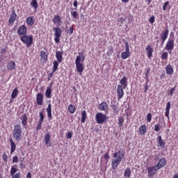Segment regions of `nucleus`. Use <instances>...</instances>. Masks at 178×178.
<instances>
[{"label": "nucleus", "instance_id": "24", "mask_svg": "<svg viewBox=\"0 0 178 178\" xmlns=\"http://www.w3.org/2000/svg\"><path fill=\"white\" fill-rule=\"evenodd\" d=\"M120 84H121L122 87L124 90L126 87H127V78L126 76H123L120 81Z\"/></svg>", "mask_w": 178, "mask_h": 178}, {"label": "nucleus", "instance_id": "33", "mask_svg": "<svg viewBox=\"0 0 178 178\" xmlns=\"http://www.w3.org/2000/svg\"><path fill=\"white\" fill-rule=\"evenodd\" d=\"M172 6H170L169 1H165L163 6V10H170Z\"/></svg>", "mask_w": 178, "mask_h": 178}, {"label": "nucleus", "instance_id": "2", "mask_svg": "<svg viewBox=\"0 0 178 178\" xmlns=\"http://www.w3.org/2000/svg\"><path fill=\"white\" fill-rule=\"evenodd\" d=\"M22 125L20 124H15L13 130V137L15 141H20L22 140Z\"/></svg>", "mask_w": 178, "mask_h": 178}, {"label": "nucleus", "instance_id": "52", "mask_svg": "<svg viewBox=\"0 0 178 178\" xmlns=\"http://www.w3.org/2000/svg\"><path fill=\"white\" fill-rule=\"evenodd\" d=\"M19 162V157L17 156H14L13 157V163H17Z\"/></svg>", "mask_w": 178, "mask_h": 178}, {"label": "nucleus", "instance_id": "46", "mask_svg": "<svg viewBox=\"0 0 178 178\" xmlns=\"http://www.w3.org/2000/svg\"><path fill=\"white\" fill-rule=\"evenodd\" d=\"M146 119L149 123H150L151 120H152V114L151 113H148L147 114Z\"/></svg>", "mask_w": 178, "mask_h": 178}, {"label": "nucleus", "instance_id": "38", "mask_svg": "<svg viewBox=\"0 0 178 178\" xmlns=\"http://www.w3.org/2000/svg\"><path fill=\"white\" fill-rule=\"evenodd\" d=\"M158 138H159L158 144L160 145V147L163 148V147H165V142H163V140H162V136H159Z\"/></svg>", "mask_w": 178, "mask_h": 178}, {"label": "nucleus", "instance_id": "41", "mask_svg": "<svg viewBox=\"0 0 178 178\" xmlns=\"http://www.w3.org/2000/svg\"><path fill=\"white\" fill-rule=\"evenodd\" d=\"M31 6H33V9H38V3L37 2V0H32V1L31 2Z\"/></svg>", "mask_w": 178, "mask_h": 178}, {"label": "nucleus", "instance_id": "23", "mask_svg": "<svg viewBox=\"0 0 178 178\" xmlns=\"http://www.w3.org/2000/svg\"><path fill=\"white\" fill-rule=\"evenodd\" d=\"M98 109L100 111H106L108 109V104L105 102H102L98 105Z\"/></svg>", "mask_w": 178, "mask_h": 178}, {"label": "nucleus", "instance_id": "1", "mask_svg": "<svg viewBox=\"0 0 178 178\" xmlns=\"http://www.w3.org/2000/svg\"><path fill=\"white\" fill-rule=\"evenodd\" d=\"M124 155H126V152L123 149H120L113 154V158L115 159L111 161V168L113 170H116L118 166L120 164V162L123 161Z\"/></svg>", "mask_w": 178, "mask_h": 178}, {"label": "nucleus", "instance_id": "64", "mask_svg": "<svg viewBox=\"0 0 178 178\" xmlns=\"http://www.w3.org/2000/svg\"><path fill=\"white\" fill-rule=\"evenodd\" d=\"M26 178H31V172H28L27 173Z\"/></svg>", "mask_w": 178, "mask_h": 178}, {"label": "nucleus", "instance_id": "56", "mask_svg": "<svg viewBox=\"0 0 178 178\" xmlns=\"http://www.w3.org/2000/svg\"><path fill=\"white\" fill-rule=\"evenodd\" d=\"M154 130L156 131H159V130H161V124H156L154 127Z\"/></svg>", "mask_w": 178, "mask_h": 178}, {"label": "nucleus", "instance_id": "59", "mask_svg": "<svg viewBox=\"0 0 178 178\" xmlns=\"http://www.w3.org/2000/svg\"><path fill=\"white\" fill-rule=\"evenodd\" d=\"M74 30V27L70 26V29H69V31H70V35L73 34Z\"/></svg>", "mask_w": 178, "mask_h": 178}, {"label": "nucleus", "instance_id": "28", "mask_svg": "<svg viewBox=\"0 0 178 178\" xmlns=\"http://www.w3.org/2000/svg\"><path fill=\"white\" fill-rule=\"evenodd\" d=\"M169 35V29H166L163 31L161 35V39L164 41V40H168V37Z\"/></svg>", "mask_w": 178, "mask_h": 178}, {"label": "nucleus", "instance_id": "13", "mask_svg": "<svg viewBox=\"0 0 178 178\" xmlns=\"http://www.w3.org/2000/svg\"><path fill=\"white\" fill-rule=\"evenodd\" d=\"M44 101V95L42 93H38L36 96V102L37 105H42V102Z\"/></svg>", "mask_w": 178, "mask_h": 178}, {"label": "nucleus", "instance_id": "18", "mask_svg": "<svg viewBox=\"0 0 178 178\" xmlns=\"http://www.w3.org/2000/svg\"><path fill=\"white\" fill-rule=\"evenodd\" d=\"M7 69L10 71L15 70V69H16V63L13 60L8 62L7 64Z\"/></svg>", "mask_w": 178, "mask_h": 178}, {"label": "nucleus", "instance_id": "26", "mask_svg": "<svg viewBox=\"0 0 178 178\" xmlns=\"http://www.w3.org/2000/svg\"><path fill=\"white\" fill-rule=\"evenodd\" d=\"M52 105L51 104H48V107L47 108L46 111L47 112V116L49 119L52 120V108H51Z\"/></svg>", "mask_w": 178, "mask_h": 178}, {"label": "nucleus", "instance_id": "21", "mask_svg": "<svg viewBox=\"0 0 178 178\" xmlns=\"http://www.w3.org/2000/svg\"><path fill=\"white\" fill-rule=\"evenodd\" d=\"M75 65L78 73H83V72L84 71V65H83V63H75Z\"/></svg>", "mask_w": 178, "mask_h": 178}, {"label": "nucleus", "instance_id": "43", "mask_svg": "<svg viewBox=\"0 0 178 178\" xmlns=\"http://www.w3.org/2000/svg\"><path fill=\"white\" fill-rule=\"evenodd\" d=\"M19 168L20 169H24L26 168V165H24V157L21 159L19 161Z\"/></svg>", "mask_w": 178, "mask_h": 178}, {"label": "nucleus", "instance_id": "44", "mask_svg": "<svg viewBox=\"0 0 178 178\" xmlns=\"http://www.w3.org/2000/svg\"><path fill=\"white\" fill-rule=\"evenodd\" d=\"M126 19H127V17L124 16V17H121L118 22L119 23H120L121 24H123V23H124V22H126Z\"/></svg>", "mask_w": 178, "mask_h": 178}, {"label": "nucleus", "instance_id": "36", "mask_svg": "<svg viewBox=\"0 0 178 178\" xmlns=\"http://www.w3.org/2000/svg\"><path fill=\"white\" fill-rule=\"evenodd\" d=\"M170 111V102H168L165 108V116L169 118V111Z\"/></svg>", "mask_w": 178, "mask_h": 178}, {"label": "nucleus", "instance_id": "45", "mask_svg": "<svg viewBox=\"0 0 178 178\" xmlns=\"http://www.w3.org/2000/svg\"><path fill=\"white\" fill-rule=\"evenodd\" d=\"M123 123H124V118H123V117H120L118 118L119 126H123Z\"/></svg>", "mask_w": 178, "mask_h": 178}, {"label": "nucleus", "instance_id": "6", "mask_svg": "<svg viewBox=\"0 0 178 178\" xmlns=\"http://www.w3.org/2000/svg\"><path fill=\"white\" fill-rule=\"evenodd\" d=\"M130 56V48L129 45V42H125V51L121 54V58L123 60L127 59Z\"/></svg>", "mask_w": 178, "mask_h": 178}, {"label": "nucleus", "instance_id": "4", "mask_svg": "<svg viewBox=\"0 0 178 178\" xmlns=\"http://www.w3.org/2000/svg\"><path fill=\"white\" fill-rule=\"evenodd\" d=\"M95 119L97 123L99 124H102V123H106V120H108V116L102 113H96Z\"/></svg>", "mask_w": 178, "mask_h": 178}, {"label": "nucleus", "instance_id": "51", "mask_svg": "<svg viewBox=\"0 0 178 178\" xmlns=\"http://www.w3.org/2000/svg\"><path fill=\"white\" fill-rule=\"evenodd\" d=\"M12 178H20L21 174L20 172H17L16 174H13L10 175Z\"/></svg>", "mask_w": 178, "mask_h": 178}, {"label": "nucleus", "instance_id": "7", "mask_svg": "<svg viewBox=\"0 0 178 178\" xmlns=\"http://www.w3.org/2000/svg\"><path fill=\"white\" fill-rule=\"evenodd\" d=\"M147 170L149 177H154V176L156 175L158 170H159L158 169L156 165H154V166L148 167L147 168Z\"/></svg>", "mask_w": 178, "mask_h": 178}, {"label": "nucleus", "instance_id": "10", "mask_svg": "<svg viewBox=\"0 0 178 178\" xmlns=\"http://www.w3.org/2000/svg\"><path fill=\"white\" fill-rule=\"evenodd\" d=\"M17 33L19 37L26 35L27 34V26H26L25 25H21L20 26H19Z\"/></svg>", "mask_w": 178, "mask_h": 178}, {"label": "nucleus", "instance_id": "12", "mask_svg": "<svg viewBox=\"0 0 178 178\" xmlns=\"http://www.w3.org/2000/svg\"><path fill=\"white\" fill-rule=\"evenodd\" d=\"M17 17V15L16 14V11L13 10L10 14V18L8 19V26H12L15 22H16V19Z\"/></svg>", "mask_w": 178, "mask_h": 178}, {"label": "nucleus", "instance_id": "16", "mask_svg": "<svg viewBox=\"0 0 178 178\" xmlns=\"http://www.w3.org/2000/svg\"><path fill=\"white\" fill-rule=\"evenodd\" d=\"M27 26L31 27V26H34V23H35V20L34 19L33 16L28 17L26 19Z\"/></svg>", "mask_w": 178, "mask_h": 178}, {"label": "nucleus", "instance_id": "53", "mask_svg": "<svg viewBox=\"0 0 178 178\" xmlns=\"http://www.w3.org/2000/svg\"><path fill=\"white\" fill-rule=\"evenodd\" d=\"M72 137H73V133L67 132L66 134V138H68V140H70V138H72Z\"/></svg>", "mask_w": 178, "mask_h": 178}, {"label": "nucleus", "instance_id": "20", "mask_svg": "<svg viewBox=\"0 0 178 178\" xmlns=\"http://www.w3.org/2000/svg\"><path fill=\"white\" fill-rule=\"evenodd\" d=\"M28 119L29 118H27V114L26 113L23 114L20 117V120H22V126H24V127H26V126H27Z\"/></svg>", "mask_w": 178, "mask_h": 178}, {"label": "nucleus", "instance_id": "15", "mask_svg": "<svg viewBox=\"0 0 178 178\" xmlns=\"http://www.w3.org/2000/svg\"><path fill=\"white\" fill-rule=\"evenodd\" d=\"M165 165H166V159L163 158L161 159L158 163L156 165V166L158 168V169H162V168H164Z\"/></svg>", "mask_w": 178, "mask_h": 178}, {"label": "nucleus", "instance_id": "5", "mask_svg": "<svg viewBox=\"0 0 178 178\" xmlns=\"http://www.w3.org/2000/svg\"><path fill=\"white\" fill-rule=\"evenodd\" d=\"M53 30L54 31V41L56 44H59V41H60V35H62V29L60 27L57 26L53 28Z\"/></svg>", "mask_w": 178, "mask_h": 178}, {"label": "nucleus", "instance_id": "60", "mask_svg": "<svg viewBox=\"0 0 178 178\" xmlns=\"http://www.w3.org/2000/svg\"><path fill=\"white\" fill-rule=\"evenodd\" d=\"M149 72H151V68H148L146 73H145V78L148 79V73H149Z\"/></svg>", "mask_w": 178, "mask_h": 178}, {"label": "nucleus", "instance_id": "22", "mask_svg": "<svg viewBox=\"0 0 178 178\" xmlns=\"http://www.w3.org/2000/svg\"><path fill=\"white\" fill-rule=\"evenodd\" d=\"M56 58L58 60V62H59V63H62V60L63 59V53L62 51H56Z\"/></svg>", "mask_w": 178, "mask_h": 178}, {"label": "nucleus", "instance_id": "27", "mask_svg": "<svg viewBox=\"0 0 178 178\" xmlns=\"http://www.w3.org/2000/svg\"><path fill=\"white\" fill-rule=\"evenodd\" d=\"M40 60H43L44 62H47L48 60V54H47V52L44 51H40Z\"/></svg>", "mask_w": 178, "mask_h": 178}, {"label": "nucleus", "instance_id": "58", "mask_svg": "<svg viewBox=\"0 0 178 178\" xmlns=\"http://www.w3.org/2000/svg\"><path fill=\"white\" fill-rule=\"evenodd\" d=\"M54 73H55V72H54V71H52L51 73H49L48 74L47 79H48L49 81L51 80V79H52V77L54 76Z\"/></svg>", "mask_w": 178, "mask_h": 178}, {"label": "nucleus", "instance_id": "19", "mask_svg": "<svg viewBox=\"0 0 178 178\" xmlns=\"http://www.w3.org/2000/svg\"><path fill=\"white\" fill-rule=\"evenodd\" d=\"M84 59H86V57L84 56L83 53H79V56H77L75 59V64L81 63V62H84Z\"/></svg>", "mask_w": 178, "mask_h": 178}, {"label": "nucleus", "instance_id": "61", "mask_svg": "<svg viewBox=\"0 0 178 178\" xmlns=\"http://www.w3.org/2000/svg\"><path fill=\"white\" fill-rule=\"evenodd\" d=\"M74 10H77V0H75L74 1Z\"/></svg>", "mask_w": 178, "mask_h": 178}, {"label": "nucleus", "instance_id": "47", "mask_svg": "<svg viewBox=\"0 0 178 178\" xmlns=\"http://www.w3.org/2000/svg\"><path fill=\"white\" fill-rule=\"evenodd\" d=\"M71 16H72L74 19H77V17H79V14L77 13V11H71Z\"/></svg>", "mask_w": 178, "mask_h": 178}, {"label": "nucleus", "instance_id": "57", "mask_svg": "<svg viewBox=\"0 0 178 178\" xmlns=\"http://www.w3.org/2000/svg\"><path fill=\"white\" fill-rule=\"evenodd\" d=\"M175 91H176V86H175L174 88H171V90L170 91V95L171 97L173 96V92H175Z\"/></svg>", "mask_w": 178, "mask_h": 178}, {"label": "nucleus", "instance_id": "34", "mask_svg": "<svg viewBox=\"0 0 178 178\" xmlns=\"http://www.w3.org/2000/svg\"><path fill=\"white\" fill-rule=\"evenodd\" d=\"M111 108L113 109V113H114V115H119L120 109H119V106H118V105H112Z\"/></svg>", "mask_w": 178, "mask_h": 178}, {"label": "nucleus", "instance_id": "32", "mask_svg": "<svg viewBox=\"0 0 178 178\" xmlns=\"http://www.w3.org/2000/svg\"><path fill=\"white\" fill-rule=\"evenodd\" d=\"M10 154H13L16 151V143L13 142V140L10 139Z\"/></svg>", "mask_w": 178, "mask_h": 178}, {"label": "nucleus", "instance_id": "9", "mask_svg": "<svg viewBox=\"0 0 178 178\" xmlns=\"http://www.w3.org/2000/svg\"><path fill=\"white\" fill-rule=\"evenodd\" d=\"M53 23L58 27H60L62 24H63V22H62V17H60V15L56 14L54 15L53 18Z\"/></svg>", "mask_w": 178, "mask_h": 178}, {"label": "nucleus", "instance_id": "30", "mask_svg": "<svg viewBox=\"0 0 178 178\" xmlns=\"http://www.w3.org/2000/svg\"><path fill=\"white\" fill-rule=\"evenodd\" d=\"M147 133V127L145 124L142 125L139 128V134L140 136H144Z\"/></svg>", "mask_w": 178, "mask_h": 178}, {"label": "nucleus", "instance_id": "63", "mask_svg": "<svg viewBox=\"0 0 178 178\" xmlns=\"http://www.w3.org/2000/svg\"><path fill=\"white\" fill-rule=\"evenodd\" d=\"M104 159H109V154H108V153H106V154H104Z\"/></svg>", "mask_w": 178, "mask_h": 178}, {"label": "nucleus", "instance_id": "11", "mask_svg": "<svg viewBox=\"0 0 178 178\" xmlns=\"http://www.w3.org/2000/svg\"><path fill=\"white\" fill-rule=\"evenodd\" d=\"M123 86L122 85H118L117 88V94H118V99H122L124 95V91L123 90Z\"/></svg>", "mask_w": 178, "mask_h": 178}, {"label": "nucleus", "instance_id": "35", "mask_svg": "<svg viewBox=\"0 0 178 178\" xmlns=\"http://www.w3.org/2000/svg\"><path fill=\"white\" fill-rule=\"evenodd\" d=\"M86 119H87V112L86 111H83L81 112V123H85Z\"/></svg>", "mask_w": 178, "mask_h": 178}, {"label": "nucleus", "instance_id": "40", "mask_svg": "<svg viewBox=\"0 0 178 178\" xmlns=\"http://www.w3.org/2000/svg\"><path fill=\"white\" fill-rule=\"evenodd\" d=\"M58 61L54 60L53 63V73H55L58 70V66H59Z\"/></svg>", "mask_w": 178, "mask_h": 178}, {"label": "nucleus", "instance_id": "49", "mask_svg": "<svg viewBox=\"0 0 178 178\" xmlns=\"http://www.w3.org/2000/svg\"><path fill=\"white\" fill-rule=\"evenodd\" d=\"M40 118L39 119L38 122L42 123V122H44V113H40Z\"/></svg>", "mask_w": 178, "mask_h": 178}, {"label": "nucleus", "instance_id": "17", "mask_svg": "<svg viewBox=\"0 0 178 178\" xmlns=\"http://www.w3.org/2000/svg\"><path fill=\"white\" fill-rule=\"evenodd\" d=\"M52 94V83H50L49 86L47 88L45 92V97L46 98H52L51 95Z\"/></svg>", "mask_w": 178, "mask_h": 178}, {"label": "nucleus", "instance_id": "55", "mask_svg": "<svg viewBox=\"0 0 178 178\" xmlns=\"http://www.w3.org/2000/svg\"><path fill=\"white\" fill-rule=\"evenodd\" d=\"M2 159L4 161V162H8V155L6 154V153H3Z\"/></svg>", "mask_w": 178, "mask_h": 178}, {"label": "nucleus", "instance_id": "54", "mask_svg": "<svg viewBox=\"0 0 178 178\" xmlns=\"http://www.w3.org/2000/svg\"><path fill=\"white\" fill-rule=\"evenodd\" d=\"M168 52H163L161 55V59H168Z\"/></svg>", "mask_w": 178, "mask_h": 178}, {"label": "nucleus", "instance_id": "62", "mask_svg": "<svg viewBox=\"0 0 178 178\" xmlns=\"http://www.w3.org/2000/svg\"><path fill=\"white\" fill-rule=\"evenodd\" d=\"M1 54H6V49L5 48L1 49Z\"/></svg>", "mask_w": 178, "mask_h": 178}, {"label": "nucleus", "instance_id": "50", "mask_svg": "<svg viewBox=\"0 0 178 178\" xmlns=\"http://www.w3.org/2000/svg\"><path fill=\"white\" fill-rule=\"evenodd\" d=\"M149 22L150 23V24H154V23H155V16H152L149 18Z\"/></svg>", "mask_w": 178, "mask_h": 178}, {"label": "nucleus", "instance_id": "39", "mask_svg": "<svg viewBox=\"0 0 178 178\" xmlns=\"http://www.w3.org/2000/svg\"><path fill=\"white\" fill-rule=\"evenodd\" d=\"M17 94H19V90H17V88H15L11 94V98L13 99H15V98L17 97Z\"/></svg>", "mask_w": 178, "mask_h": 178}, {"label": "nucleus", "instance_id": "37", "mask_svg": "<svg viewBox=\"0 0 178 178\" xmlns=\"http://www.w3.org/2000/svg\"><path fill=\"white\" fill-rule=\"evenodd\" d=\"M131 175V170L130 169V168H127L124 173V176L125 177H130V176Z\"/></svg>", "mask_w": 178, "mask_h": 178}, {"label": "nucleus", "instance_id": "8", "mask_svg": "<svg viewBox=\"0 0 178 178\" xmlns=\"http://www.w3.org/2000/svg\"><path fill=\"white\" fill-rule=\"evenodd\" d=\"M175 48V39H169L165 47V49L168 51L170 54H172V49Z\"/></svg>", "mask_w": 178, "mask_h": 178}, {"label": "nucleus", "instance_id": "31", "mask_svg": "<svg viewBox=\"0 0 178 178\" xmlns=\"http://www.w3.org/2000/svg\"><path fill=\"white\" fill-rule=\"evenodd\" d=\"M165 72L167 74H169V75L173 74L174 70L171 65H168L165 67Z\"/></svg>", "mask_w": 178, "mask_h": 178}, {"label": "nucleus", "instance_id": "42", "mask_svg": "<svg viewBox=\"0 0 178 178\" xmlns=\"http://www.w3.org/2000/svg\"><path fill=\"white\" fill-rule=\"evenodd\" d=\"M68 111L70 113H74V112H76V107H74V106H73L72 104H70L68 106Z\"/></svg>", "mask_w": 178, "mask_h": 178}, {"label": "nucleus", "instance_id": "25", "mask_svg": "<svg viewBox=\"0 0 178 178\" xmlns=\"http://www.w3.org/2000/svg\"><path fill=\"white\" fill-rule=\"evenodd\" d=\"M49 141H51V135L49 134H46L44 135V143L47 147H51V143H49Z\"/></svg>", "mask_w": 178, "mask_h": 178}, {"label": "nucleus", "instance_id": "48", "mask_svg": "<svg viewBox=\"0 0 178 178\" xmlns=\"http://www.w3.org/2000/svg\"><path fill=\"white\" fill-rule=\"evenodd\" d=\"M42 129V122H38V125L36 127L37 131L41 130Z\"/></svg>", "mask_w": 178, "mask_h": 178}, {"label": "nucleus", "instance_id": "14", "mask_svg": "<svg viewBox=\"0 0 178 178\" xmlns=\"http://www.w3.org/2000/svg\"><path fill=\"white\" fill-rule=\"evenodd\" d=\"M145 51H146L147 58L149 59H150V58H152V54L154 52V49L152 48V46L147 45L146 49H145Z\"/></svg>", "mask_w": 178, "mask_h": 178}, {"label": "nucleus", "instance_id": "29", "mask_svg": "<svg viewBox=\"0 0 178 178\" xmlns=\"http://www.w3.org/2000/svg\"><path fill=\"white\" fill-rule=\"evenodd\" d=\"M17 170H19V168H17V164L12 165L10 170V175H15L16 173H17Z\"/></svg>", "mask_w": 178, "mask_h": 178}, {"label": "nucleus", "instance_id": "3", "mask_svg": "<svg viewBox=\"0 0 178 178\" xmlns=\"http://www.w3.org/2000/svg\"><path fill=\"white\" fill-rule=\"evenodd\" d=\"M20 40L26 45L27 48H30L33 45V35H24L20 37Z\"/></svg>", "mask_w": 178, "mask_h": 178}]
</instances>
